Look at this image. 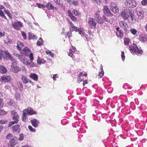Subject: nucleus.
Returning <instances> with one entry per match:
<instances>
[{"mask_svg": "<svg viewBox=\"0 0 147 147\" xmlns=\"http://www.w3.org/2000/svg\"><path fill=\"white\" fill-rule=\"evenodd\" d=\"M12 119L17 121V122H19V117L18 113L15 110H12L11 112Z\"/></svg>", "mask_w": 147, "mask_h": 147, "instance_id": "f257e3e1", "label": "nucleus"}, {"mask_svg": "<svg viewBox=\"0 0 147 147\" xmlns=\"http://www.w3.org/2000/svg\"><path fill=\"white\" fill-rule=\"evenodd\" d=\"M135 20L134 15L132 14H130V18L129 19V21L131 23H132Z\"/></svg>", "mask_w": 147, "mask_h": 147, "instance_id": "72a5a7b5", "label": "nucleus"}, {"mask_svg": "<svg viewBox=\"0 0 147 147\" xmlns=\"http://www.w3.org/2000/svg\"><path fill=\"white\" fill-rule=\"evenodd\" d=\"M7 113L3 110L0 109V115H6Z\"/></svg>", "mask_w": 147, "mask_h": 147, "instance_id": "8fccbe9b", "label": "nucleus"}, {"mask_svg": "<svg viewBox=\"0 0 147 147\" xmlns=\"http://www.w3.org/2000/svg\"><path fill=\"white\" fill-rule=\"evenodd\" d=\"M3 53L4 54L5 57L7 58L10 57V56L11 55L7 51H4Z\"/></svg>", "mask_w": 147, "mask_h": 147, "instance_id": "58836bf2", "label": "nucleus"}, {"mask_svg": "<svg viewBox=\"0 0 147 147\" xmlns=\"http://www.w3.org/2000/svg\"><path fill=\"white\" fill-rule=\"evenodd\" d=\"M8 59H10L11 61L13 62L14 63H15V64H17V63L15 59L11 55L10 56V57L8 58Z\"/></svg>", "mask_w": 147, "mask_h": 147, "instance_id": "49530a36", "label": "nucleus"}, {"mask_svg": "<svg viewBox=\"0 0 147 147\" xmlns=\"http://www.w3.org/2000/svg\"><path fill=\"white\" fill-rule=\"evenodd\" d=\"M72 12L76 16H78L81 14L76 9H74L72 11Z\"/></svg>", "mask_w": 147, "mask_h": 147, "instance_id": "4c0bfd02", "label": "nucleus"}, {"mask_svg": "<svg viewBox=\"0 0 147 147\" xmlns=\"http://www.w3.org/2000/svg\"><path fill=\"white\" fill-rule=\"evenodd\" d=\"M116 35L117 37L120 38H122L123 36V31L121 30H120V31L117 32Z\"/></svg>", "mask_w": 147, "mask_h": 147, "instance_id": "a878e982", "label": "nucleus"}, {"mask_svg": "<svg viewBox=\"0 0 147 147\" xmlns=\"http://www.w3.org/2000/svg\"><path fill=\"white\" fill-rule=\"evenodd\" d=\"M67 36L68 37L69 39H70L71 37L72 36V34L70 32H69L67 33Z\"/></svg>", "mask_w": 147, "mask_h": 147, "instance_id": "bf43d9fd", "label": "nucleus"}, {"mask_svg": "<svg viewBox=\"0 0 147 147\" xmlns=\"http://www.w3.org/2000/svg\"><path fill=\"white\" fill-rule=\"evenodd\" d=\"M55 3L58 5H60V0H54Z\"/></svg>", "mask_w": 147, "mask_h": 147, "instance_id": "774afa93", "label": "nucleus"}, {"mask_svg": "<svg viewBox=\"0 0 147 147\" xmlns=\"http://www.w3.org/2000/svg\"><path fill=\"white\" fill-rule=\"evenodd\" d=\"M132 1L131 0H126L125 3V5L129 7H132L131 6Z\"/></svg>", "mask_w": 147, "mask_h": 147, "instance_id": "c756f323", "label": "nucleus"}, {"mask_svg": "<svg viewBox=\"0 0 147 147\" xmlns=\"http://www.w3.org/2000/svg\"><path fill=\"white\" fill-rule=\"evenodd\" d=\"M28 35L29 40H30L31 39H34L37 38V36L32 33H29Z\"/></svg>", "mask_w": 147, "mask_h": 147, "instance_id": "5701e85b", "label": "nucleus"}, {"mask_svg": "<svg viewBox=\"0 0 147 147\" xmlns=\"http://www.w3.org/2000/svg\"><path fill=\"white\" fill-rule=\"evenodd\" d=\"M93 36L91 34H89V35H86L85 37L87 41H90L92 38Z\"/></svg>", "mask_w": 147, "mask_h": 147, "instance_id": "c9c22d12", "label": "nucleus"}, {"mask_svg": "<svg viewBox=\"0 0 147 147\" xmlns=\"http://www.w3.org/2000/svg\"><path fill=\"white\" fill-rule=\"evenodd\" d=\"M100 67H101L100 71L98 74V76L100 78H101L104 75V72L103 69V67L102 64L101 65Z\"/></svg>", "mask_w": 147, "mask_h": 147, "instance_id": "b1692460", "label": "nucleus"}, {"mask_svg": "<svg viewBox=\"0 0 147 147\" xmlns=\"http://www.w3.org/2000/svg\"><path fill=\"white\" fill-rule=\"evenodd\" d=\"M98 23L102 24L103 23L104 21L107 22H109V20L105 18L104 16H103L101 18L100 17L98 19L96 20Z\"/></svg>", "mask_w": 147, "mask_h": 147, "instance_id": "a211bd4d", "label": "nucleus"}, {"mask_svg": "<svg viewBox=\"0 0 147 147\" xmlns=\"http://www.w3.org/2000/svg\"><path fill=\"white\" fill-rule=\"evenodd\" d=\"M28 128L30 131L31 132H34L36 131V129H35L33 128L30 125L28 126Z\"/></svg>", "mask_w": 147, "mask_h": 147, "instance_id": "3c124183", "label": "nucleus"}, {"mask_svg": "<svg viewBox=\"0 0 147 147\" xmlns=\"http://www.w3.org/2000/svg\"><path fill=\"white\" fill-rule=\"evenodd\" d=\"M27 114L25 112L23 111V115L22 117V120L23 121H26L27 119Z\"/></svg>", "mask_w": 147, "mask_h": 147, "instance_id": "c85d7f7f", "label": "nucleus"}, {"mask_svg": "<svg viewBox=\"0 0 147 147\" xmlns=\"http://www.w3.org/2000/svg\"><path fill=\"white\" fill-rule=\"evenodd\" d=\"M42 39L41 38H40L37 42L36 44L37 45L40 46L41 45L42 42Z\"/></svg>", "mask_w": 147, "mask_h": 147, "instance_id": "37998d69", "label": "nucleus"}, {"mask_svg": "<svg viewBox=\"0 0 147 147\" xmlns=\"http://www.w3.org/2000/svg\"><path fill=\"white\" fill-rule=\"evenodd\" d=\"M139 40L142 42L144 43L147 41V35L141 34L139 35Z\"/></svg>", "mask_w": 147, "mask_h": 147, "instance_id": "9d476101", "label": "nucleus"}, {"mask_svg": "<svg viewBox=\"0 0 147 147\" xmlns=\"http://www.w3.org/2000/svg\"><path fill=\"white\" fill-rule=\"evenodd\" d=\"M68 16L71 20L74 22H76L78 20L77 18L74 16L73 13L70 10H68L67 11Z\"/></svg>", "mask_w": 147, "mask_h": 147, "instance_id": "ddd939ff", "label": "nucleus"}, {"mask_svg": "<svg viewBox=\"0 0 147 147\" xmlns=\"http://www.w3.org/2000/svg\"><path fill=\"white\" fill-rule=\"evenodd\" d=\"M76 48L73 46H72L69 49V55L72 58L74 57V53L76 51Z\"/></svg>", "mask_w": 147, "mask_h": 147, "instance_id": "dca6fc26", "label": "nucleus"}, {"mask_svg": "<svg viewBox=\"0 0 147 147\" xmlns=\"http://www.w3.org/2000/svg\"><path fill=\"white\" fill-rule=\"evenodd\" d=\"M1 80L3 82H8L11 80V78L9 76L4 75L1 76Z\"/></svg>", "mask_w": 147, "mask_h": 147, "instance_id": "4468645a", "label": "nucleus"}, {"mask_svg": "<svg viewBox=\"0 0 147 147\" xmlns=\"http://www.w3.org/2000/svg\"><path fill=\"white\" fill-rule=\"evenodd\" d=\"M46 61H45L43 59H40L39 58H38L37 60V63L39 65H40L42 63H45Z\"/></svg>", "mask_w": 147, "mask_h": 147, "instance_id": "f704fd0d", "label": "nucleus"}, {"mask_svg": "<svg viewBox=\"0 0 147 147\" xmlns=\"http://www.w3.org/2000/svg\"><path fill=\"white\" fill-rule=\"evenodd\" d=\"M100 15H99V12H97L94 15V18L96 20L99 18H100Z\"/></svg>", "mask_w": 147, "mask_h": 147, "instance_id": "6e6d98bb", "label": "nucleus"}, {"mask_svg": "<svg viewBox=\"0 0 147 147\" xmlns=\"http://www.w3.org/2000/svg\"><path fill=\"white\" fill-rule=\"evenodd\" d=\"M28 115H32L37 114L36 112L34 111L33 109L30 107H28L23 110Z\"/></svg>", "mask_w": 147, "mask_h": 147, "instance_id": "39448f33", "label": "nucleus"}, {"mask_svg": "<svg viewBox=\"0 0 147 147\" xmlns=\"http://www.w3.org/2000/svg\"><path fill=\"white\" fill-rule=\"evenodd\" d=\"M36 5L37 7L40 8H44L45 7V6L43 5L40 4L39 3H38L36 4Z\"/></svg>", "mask_w": 147, "mask_h": 147, "instance_id": "603ef678", "label": "nucleus"}, {"mask_svg": "<svg viewBox=\"0 0 147 147\" xmlns=\"http://www.w3.org/2000/svg\"><path fill=\"white\" fill-rule=\"evenodd\" d=\"M130 32L134 35H136L137 31V30L135 28H131L130 30Z\"/></svg>", "mask_w": 147, "mask_h": 147, "instance_id": "a19ab883", "label": "nucleus"}, {"mask_svg": "<svg viewBox=\"0 0 147 147\" xmlns=\"http://www.w3.org/2000/svg\"><path fill=\"white\" fill-rule=\"evenodd\" d=\"M103 11L104 13L108 16H113V14L110 11L109 9L107 6L104 7Z\"/></svg>", "mask_w": 147, "mask_h": 147, "instance_id": "1a4fd4ad", "label": "nucleus"}, {"mask_svg": "<svg viewBox=\"0 0 147 147\" xmlns=\"http://www.w3.org/2000/svg\"><path fill=\"white\" fill-rule=\"evenodd\" d=\"M121 16L124 20L127 19L129 17V13L127 10H124L121 13Z\"/></svg>", "mask_w": 147, "mask_h": 147, "instance_id": "f8f14e48", "label": "nucleus"}, {"mask_svg": "<svg viewBox=\"0 0 147 147\" xmlns=\"http://www.w3.org/2000/svg\"><path fill=\"white\" fill-rule=\"evenodd\" d=\"M12 26L15 29L17 30H20V27H22L23 26V24L20 21H18L14 22L11 24Z\"/></svg>", "mask_w": 147, "mask_h": 147, "instance_id": "f03ea898", "label": "nucleus"}, {"mask_svg": "<svg viewBox=\"0 0 147 147\" xmlns=\"http://www.w3.org/2000/svg\"><path fill=\"white\" fill-rule=\"evenodd\" d=\"M10 146L12 147H14L17 144L16 140H15L13 138H12L10 140Z\"/></svg>", "mask_w": 147, "mask_h": 147, "instance_id": "393cba45", "label": "nucleus"}, {"mask_svg": "<svg viewBox=\"0 0 147 147\" xmlns=\"http://www.w3.org/2000/svg\"><path fill=\"white\" fill-rule=\"evenodd\" d=\"M119 25L120 27L124 30H127L128 28V24L124 20L119 22Z\"/></svg>", "mask_w": 147, "mask_h": 147, "instance_id": "7ed1b4c3", "label": "nucleus"}, {"mask_svg": "<svg viewBox=\"0 0 147 147\" xmlns=\"http://www.w3.org/2000/svg\"><path fill=\"white\" fill-rule=\"evenodd\" d=\"M21 32L23 38L24 40H26V33L24 31H22Z\"/></svg>", "mask_w": 147, "mask_h": 147, "instance_id": "4d7b16f0", "label": "nucleus"}, {"mask_svg": "<svg viewBox=\"0 0 147 147\" xmlns=\"http://www.w3.org/2000/svg\"><path fill=\"white\" fill-rule=\"evenodd\" d=\"M77 32H78L79 34L82 37L85 35L84 30L83 28H79L78 30H77Z\"/></svg>", "mask_w": 147, "mask_h": 147, "instance_id": "bb28decb", "label": "nucleus"}, {"mask_svg": "<svg viewBox=\"0 0 147 147\" xmlns=\"http://www.w3.org/2000/svg\"><path fill=\"white\" fill-rule=\"evenodd\" d=\"M71 4H73L75 5H77L78 4V1H74L72 0Z\"/></svg>", "mask_w": 147, "mask_h": 147, "instance_id": "338daca9", "label": "nucleus"}, {"mask_svg": "<svg viewBox=\"0 0 147 147\" xmlns=\"http://www.w3.org/2000/svg\"><path fill=\"white\" fill-rule=\"evenodd\" d=\"M17 85L20 89V90H21L23 88V87L22 84L20 82L17 83Z\"/></svg>", "mask_w": 147, "mask_h": 147, "instance_id": "79ce46f5", "label": "nucleus"}, {"mask_svg": "<svg viewBox=\"0 0 147 147\" xmlns=\"http://www.w3.org/2000/svg\"><path fill=\"white\" fill-rule=\"evenodd\" d=\"M137 5V4L136 3L135 1H132V4L131 6H132V7H131L132 8H134V7H135Z\"/></svg>", "mask_w": 147, "mask_h": 147, "instance_id": "0e129e2a", "label": "nucleus"}, {"mask_svg": "<svg viewBox=\"0 0 147 147\" xmlns=\"http://www.w3.org/2000/svg\"><path fill=\"white\" fill-rule=\"evenodd\" d=\"M143 53V51L142 50H141L139 49L138 48H137V49L136 50V52L135 54H140L141 55Z\"/></svg>", "mask_w": 147, "mask_h": 147, "instance_id": "de8ad7c7", "label": "nucleus"}, {"mask_svg": "<svg viewBox=\"0 0 147 147\" xmlns=\"http://www.w3.org/2000/svg\"><path fill=\"white\" fill-rule=\"evenodd\" d=\"M92 2L95 4H97L98 3H100L101 0H91Z\"/></svg>", "mask_w": 147, "mask_h": 147, "instance_id": "864d4df0", "label": "nucleus"}, {"mask_svg": "<svg viewBox=\"0 0 147 147\" xmlns=\"http://www.w3.org/2000/svg\"><path fill=\"white\" fill-rule=\"evenodd\" d=\"M8 120L5 119H2L0 120V124H5L8 123Z\"/></svg>", "mask_w": 147, "mask_h": 147, "instance_id": "a18cd8bd", "label": "nucleus"}, {"mask_svg": "<svg viewBox=\"0 0 147 147\" xmlns=\"http://www.w3.org/2000/svg\"><path fill=\"white\" fill-rule=\"evenodd\" d=\"M130 42V39L127 38L125 39L124 40V44L125 45H127L129 44Z\"/></svg>", "mask_w": 147, "mask_h": 147, "instance_id": "5fc2aeb1", "label": "nucleus"}, {"mask_svg": "<svg viewBox=\"0 0 147 147\" xmlns=\"http://www.w3.org/2000/svg\"><path fill=\"white\" fill-rule=\"evenodd\" d=\"M21 79L23 82L24 84H27L29 82V79L25 76H22Z\"/></svg>", "mask_w": 147, "mask_h": 147, "instance_id": "cd10ccee", "label": "nucleus"}, {"mask_svg": "<svg viewBox=\"0 0 147 147\" xmlns=\"http://www.w3.org/2000/svg\"><path fill=\"white\" fill-rule=\"evenodd\" d=\"M129 49L130 52L131 53L133 54H135L136 50L134 47L132 46H129Z\"/></svg>", "mask_w": 147, "mask_h": 147, "instance_id": "2f4dec72", "label": "nucleus"}, {"mask_svg": "<svg viewBox=\"0 0 147 147\" xmlns=\"http://www.w3.org/2000/svg\"><path fill=\"white\" fill-rule=\"evenodd\" d=\"M18 123L17 121H11L9 122L8 125V127H11L12 125L15 124H17Z\"/></svg>", "mask_w": 147, "mask_h": 147, "instance_id": "c03bdc74", "label": "nucleus"}, {"mask_svg": "<svg viewBox=\"0 0 147 147\" xmlns=\"http://www.w3.org/2000/svg\"><path fill=\"white\" fill-rule=\"evenodd\" d=\"M136 12L138 16V18L140 19H142L143 18V11L142 9L140 7H137L136 9Z\"/></svg>", "mask_w": 147, "mask_h": 147, "instance_id": "20e7f679", "label": "nucleus"}, {"mask_svg": "<svg viewBox=\"0 0 147 147\" xmlns=\"http://www.w3.org/2000/svg\"><path fill=\"white\" fill-rule=\"evenodd\" d=\"M6 69L3 66L0 65V73H5L7 72Z\"/></svg>", "mask_w": 147, "mask_h": 147, "instance_id": "473e14b6", "label": "nucleus"}, {"mask_svg": "<svg viewBox=\"0 0 147 147\" xmlns=\"http://www.w3.org/2000/svg\"><path fill=\"white\" fill-rule=\"evenodd\" d=\"M68 22L70 25V31H75L77 32V30H78L79 28L74 26L73 23L70 20H69Z\"/></svg>", "mask_w": 147, "mask_h": 147, "instance_id": "0eeeda50", "label": "nucleus"}, {"mask_svg": "<svg viewBox=\"0 0 147 147\" xmlns=\"http://www.w3.org/2000/svg\"><path fill=\"white\" fill-rule=\"evenodd\" d=\"M46 7L49 10L53 9L54 8L51 2H49L47 3Z\"/></svg>", "mask_w": 147, "mask_h": 147, "instance_id": "7c9ffc66", "label": "nucleus"}, {"mask_svg": "<svg viewBox=\"0 0 147 147\" xmlns=\"http://www.w3.org/2000/svg\"><path fill=\"white\" fill-rule=\"evenodd\" d=\"M20 125L18 124L13 126L12 127L13 131L19 133L20 130Z\"/></svg>", "mask_w": 147, "mask_h": 147, "instance_id": "6ab92c4d", "label": "nucleus"}, {"mask_svg": "<svg viewBox=\"0 0 147 147\" xmlns=\"http://www.w3.org/2000/svg\"><path fill=\"white\" fill-rule=\"evenodd\" d=\"M4 11L5 12V13L7 14L9 19H12V16L10 15V13L8 10L5 9H4Z\"/></svg>", "mask_w": 147, "mask_h": 147, "instance_id": "e433bc0d", "label": "nucleus"}, {"mask_svg": "<svg viewBox=\"0 0 147 147\" xmlns=\"http://www.w3.org/2000/svg\"><path fill=\"white\" fill-rule=\"evenodd\" d=\"M29 77L30 78L35 81H37L38 78L37 75L34 73H31L29 76Z\"/></svg>", "mask_w": 147, "mask_h": 147, "instance_id": "aec40b11", "label": "nucleus"}, {"mask_svg": "<svg viewBox=\"0 0 147 147\" xmlns=\"http://www.w3.org/2000/svg\"><path fill=\"white\" fill-rule=\"evenodd\" d=\"M11 70L14 73H17L20 70V68L17 66H11Z\"/></svg>", "mask_w": 147, "mask_h": 147, "instance_id": "4be33fe9", "label": "nucleus"}, {"mask_svg": "<svg viewBox=\"0 0 147 147\" xmlns=\"http://www.w3.org/2000/svg\"><path fill=\"white\" fill-rule=\"evenodd\" d=\"M24 138V135L23 134H22L20 135V137L19 138V140L20 141L22 140Z\"/></svg>", "mask_w": 147, "mask_h": 147, "instance_id": "052dcab7", "label": "nucleus"}, {"mask_svg": "<svg viewBox=\"0 0 147 147\" xmlns=\"http://www.w3.org/2000/svg\"><path fill=\"white\" fill-rule=\"evenodd\" d=\"M32 125L35 128H36L38 126L39 123V121L36 119H33L30 121Z\"/></svg>", "mask_w": 147, "mask_h": 147, "instance_id": "f3484780", "label": "nucleus"}, {"mask_svg": "<svg viewBox=\"0 0 147 147\" xmlns=\"http://www.w3.org/2000/svg\"><path fill=\"white\" fill-rule=\"evenodd\" d=\"M3 99L0 98V108L3 107Z\"/></svg>", "mask_w": 147, "mask_h": 147, "instance_id": "680f3d73", "label": "nucleus"}, {"mask_svg": "<svg viewBox=\"0 0 147 147\" xmlns=\"http://www.w3.org/2000/svg\"><path fill=\"white\" fill-rule=\"evenodd\" d=\"M23 53L25 56H28L32 52L31 50L27 47H25L23 50Z\"/></svg>", "mask_w": 147, "mask_h": 147, "instance_id": "2eb2a0df", "label": "nucleus"}, {"mask_svg": "<svg viewBox=\"0 0 147 147\" xmlns=\"http://www.w3.org/2000/svg\"><path fill=\"white\" fill-rule=\"evenodd\" d=\"M142 4L145 5L147 4V0H143L141 2Z\"/></svg>", "mask_w": 147, "mask_h": 147, "instance_id": "69168bd1", "label": "nucleus"}, {"mask_svg": "<svg viewBox=\"0 0 147 147\" xmlns=\"http://www.w3.org/2000/svg\"><path fill=\"white\" fill-rule=\"evenodd\" d=\"M88 23L90 26L94 27H96L97 24L95 20L94 19L91 18H90L88 19Z\"/></svg>", "mask_w": 147, "mask_h": 147, "instance_id": "6e6552de", "label": "nucleus"}, {"mask_svg": "<svg viewBox=\"0 0 147 147\" xmlns=\"http://www.w3.org/2000/svg\"><path fill=\"white\" fill-rule=\"evenodd\" d=\"M0 16L4 19L6 20H7V18L5 16L3 11L1 10H0Z\"/></svg>", "mask_w": 147, "mask_h": 147, "instance_id": "ea45409f", "label": "nucleus"}, {"mask_svg": "<svg viewBox=\"0 0 147 147\" xmlns=\"http://www.w3.org/2000/svg\"><path fill=\"white\" fill-rule=\"evenodd\" d=\"M24 64L26 65L28 67H37V65L36 63L33 62H29L28 61H27L26 62H24Z\"/></svg>", "mask_w": 147, "mask_h": 147, "instance_id": "9b49d317", "label": "nucleus"}, {"mask_svg": "<svg viewBox=\"0 0 147 147\" xmlns=\"http://www.w3.org/2000/svg\"><path fill=\"white\" fill-rule=\"evenodd\" d=\"M30 59L31 61L34 60L33 55L32 53H31L29 55Z\"/></svg>", "mask_w": 147, "mask_h": 147, "instance_id": "13d9d810", "label": "nucleus"}, {"mask_svg": "<svg viewBox=\"0 0 147 147\" xmlns=\"http://www.w3.org/2000/svg\"><path fill=\"white\" fill-rule=\"evenodd\" d=\"M83 75V72H80V75L77 77V82L80 83V82L84 80L83 78H82V75Z\"/></svg>", "mask_w": 147, "mask_h": 147, "instance_id": "412c9836", "label": "nucleus"}, {"mask_svg": "<svg viewBox=\"0 0 147 147\" xmlns=\"http://www.w3.org/2000/svg\"><path fill=\"white\" fill-rule=\"evenodd\" d=\"M45 53L47 55H50V56L51 57H54V55L53 53H52L51 51H46Z\"/></svg>", "mask_w": 147, "mask_h": 147, "instance_id": "09e8293b", "label": "nucleus"}, {"mask_svg": "<svg viewBox=\"0 0 147 147\" xmlns=\"http://www.w3.org/2000/svg\"><path fill=\"white\" fill-rule=\"evenodd\" d=\"M111 9L112 11L114 13H118L119 11V9L117 6L116 4L113 2L111 3Z\"/></svg>", "mask_w": 147, "mask_h": 147, "instance_id": "423d86ee", "label": "nucleus"}, {"mask_svg": "<svg viewBox=\"0 0 147 147\" xmlns=\"http://www.w3.org/2000/svg\"><path fill=\"white\" fill-rule=\"evenodd\" d=\"M121 57L122 60L124 61L125 59V57L124 55V52L123 51L121 52Z\"/></svg>", "mask_w": 147, "mask_h": 147, "instance_id": "e2e57ef3", "label": "nucleus"}]
</instances>
